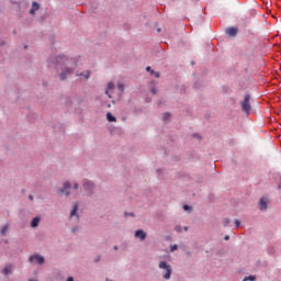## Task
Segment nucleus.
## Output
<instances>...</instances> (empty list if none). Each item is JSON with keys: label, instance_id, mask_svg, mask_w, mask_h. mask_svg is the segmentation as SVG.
Instances as JSON below:
<instances>
[{"label": "nucleus", "instance_id": "a211bd4d", "mask_svg": "<svg viewBox=\"0 0 281 281\" xmlns=\"http://www.w3.org/2000/svg\"><path fill=\"white\" fill-rule=\"evenodd\" d=\"M162 120L164 122H168V120H170V113H165Z\"/></svg>", "mask_w": 281, "mask_h": 281}, {"label": "nucleus", "instance_id": "dca6fc26", "mask_svg": "<svg viewBox=\"0 0 281 281\" xmlns=\"http://www.w3.org/2000/svg\"><path fill=\"white\" fill-rule=\"evenodd\" d=\"M8 225H4L2 228H1V231H0V234H1V236H5V234H8Z\"/></svg>", "mask_w": 281, "mask_h": 281}, {"label": "nucleus", "instance_id": "f257e3e1", "mask_svg": "<svg viewBox=\"0 0 281 281\" xmlns=\"http://www.w3.org/2000/svg\"><path fill=\"white\" fill-rule=\"evenodd\" d=\"M251 100V95L245 94L244 100L240 102L241 111L249 115L251 113V104L249 103Z\"/></svg>", "mask_w": 281, "mask_h": 281}, {"label": "nucleus", "instance_id": "2f4dec72", "mask_svg": "<svg viewBox=\"0 0 281 281\" xmlns=\"http://www.w3.org/2000/svg\"><path fill=\"white\" fill-rule=\"evenodd\" d=\"M67 281H74V277H69Z\"/></svg>", "mask_w": 281, "mask_h": 281}, {"label": "nucleus", "instance_id": "f3484780", "mask_svg": "<svg viewBox=\"0 0 281 281\" xmlns=\"http://www.w3.org/2000/svg\"><path fill=\"white\" fill-rule=\"evenodd\" d=\"M78 212V204H75L74 205V209H72V211H71V213H70V216H76V213Z\"/></svg>", "mask_w": 281, "mask_h": 281}, {"label": "nucleus", "instance_id": "9d476101", "mask_svg": "<svg viewBox=\"0 0 281 281\" xmlns=\"http://www.w3.org/2000/svg\"><path fill=\"white\" fill-rule=\"evenodd\" d=\"M41 7L37 2L32 3V9L30 10V14H36V10H38Z\"/></svg>", "mask_w": 281, "mask_h": 281}, {"label": "nucleus", "instance_id": "6e6552de", "mask_svg": "<svg viewBox=\"0 0 281 281\" xmlns=\"http://www.w3.org/2000/svg\"><path fill=\"white\" fill-rule=\"evenodd\" d=\"M135 238H139L140 240H146V233L143 229H138L135 232Z\"/></svg>", "mask_w": 281, "mask_h": 281}, {"label": "nucleus", "instance_id": "72a5a7b5", "mask_svg": "<svg viewBox=\"0 0 281 281\" xmlns=\"http://www.w3.org/2000/svg\"><path fill=\"white\" fill-rule=\"evenodd\" d=\"M95 262H100V257L95 259Z\"/></svg>", "mask_w": 281, "mask_h": 281}, {"label": "nucleus", "instance_id": "1a4fd4ad", "mask_svg": "<svg viewBox=\"0 0 281 281\" xmlns=\"http://www.w3.org/2000/svg\"><path fill=\"white\" fill-rule=\"evenodd\" d=\"M83 188H85V190H86L88 193L91 192V190H93V182L87 181V182L83 184Z\"/></svg>", "mask_w": 281, "mask_h": 281}, {"label": "nucleus", "instance_id": "c756f323", "mask_svg": "<svg viewBox=\"0 0 281 281\" xmlns=\"http://www.w3.org/2000/svg\"><path fill=\"white\" fill-rule=\"evenodd\" d=\"M74 189H75V190H78V183H75V184H74Z\"/></svg>", "mask_w": 281, "mask_h": 281}, {"label": "nucleus", "instance_id": "c85d7f7f", "mask_svg": "<svg viewBox=\"0 0 281 281\" xmlns=\"http://www.w3.org/2000/svg\"><path fill=\"white\" fill-rule=\"evenodd\" d=\"M151 93H154V95H155V93H157V89L153 88Z\"/></svg>", "mask_w": 281, "mask_h": 281}, {"label": "nucleus", "instance_id": "c9c22d12", "mask_svg": "<svg viewBox=\"0 0 281 281\" xmlns=\"http://www.w3.org/2000/svg\"><path fill=\"white\" fill-rule=\"evenodd\" d=\"M184 232H188V227H184Z\"/></svg>", "mask_w": 281, "mask_h": 281}, {"label": "nucleus", "instance_id": "4be33fe9", "mask_svg": "<svg viewBox=\"0 0 281 281\" xmlns=\"http://www.w3.org/2000/svg\"><path fill=\"white\" fill-rule=\"evenodd\" d=\"M151 75L155 76V78H159L160 74L159 72H155V70H151Z\"/></svg>", "mask_w": 281, "mask_h": 281}, {"label": "nucleus", "instance_id": "393cba45", "mask_svg": "<svg viewBox=\"0 0 281 281\" xmlns=\"http://www.w3.org/2000/svg\"><path fill=\"white\" fill-rule=\"evenodd\" d=\"M235 225H236V227H240V221L236 220Z\"/></svg>", "mask_w": 281, "mask_h": 281}, {"label": "nucleus", "instance_id": "b1692460", "mask_svg": "<svg viewBox=\"0 0 281 281\" xmlns=\"http://www.w3.org/2000/svg\"><path fill=\"white\" fill-rule=\"evenodd\" d=\"M227 225H229V220H224V227H227Z\"/></svg>", "mask_w": 281, "mask_h": 281}, {"label": "nucleus", "instance_id": "2eb2a0df", "mask_svg": "<svg viewBox=\"0 0 281 281\" xmlns=\"http://www.w3.org/2000/svg\"><path fill=\"white\" fill-rule=\"evenodd\" d=\"M106 120L108 122H117V119L113 116L110 112L106 113Z\"/></svg>", "mask_w": 281, "mask_h": 281}, {"label": "nucleus", "instance_id": "ddd939ff", "mask_svg": "<svg viewBox=\"0 0 281 281\" xmlns=\"http://www.w3.org/2000/svg\"><path fill=\"white\" fill-rule=\"evenodd\" d=\"M40 223H41V217H34L31 222V227H38Z\"/></svg>", "mask_w": 281, "mask_h": 281}, {"label": "nucleus", "instance_id": "e433bc0d", "mask_svg": "<svg viewBox=\"0 0 281 281\" xmlns=\"http://www.w3.org/2000/svg\"><path fill=\"white\" fill-rule=\"evenodd\" d=\"M130 216H133V213H131Z\"/></svg>", "mask_w": 281, "mask_h": 281}, {"label": "nucleus", "instance_id": "bb28decb", "mask_svg": "<svg viewBox=\"0 0 281 281\" xmlns=\"http://www.w3.org/2000/svg\"><path fill=\"white\" fill-rule=\"evenodd\" d=\"M177 249H178L177 245H175V246L171 247V251H175V250H177Z\"/></svg>", "mask_w": 281, "mask_h": 281}, {"label": "nucleus", "instance_id": "20e7f679", "mask_svg": "<svg viewBox=\"0 0 281 281\" xmlns=\"http://www.w3.org/2000/svg\"><path fill=\"white\" fill-rule=\"evenodd\" d=\"M29 260L32 265H43L45 262V258L40 255H33Z\"/></svg>", "mask_w": 281, "mask_h": 281}, {"label": "nucleus", "instance_id": "423d86ee", "mask_svg": "<svg viewBox=\"0 0 281 281\" xmlns=\"http://www.w3.org/2000/svg\"><path fill=\"white\" fill-rule=\"evenodd\" d=\"M227 36H231L232 38H234V36H236L238 34V29L232 26L225 30Z\"/></svg>", "mask_w": 281, "mask_h": 281}, {"label": "nucleus", "instance_id": "4c0bfd02", "mask_svg": "<svg viewBox=\"0 0 281 281\" xmlns=\"http://www.w3.org/2000/svg\"><path fill=\"white\" fill-rule=\"evenodd\" d=\"M30 281H38V280H30Z\"/></svg>", "mask_w": 281, "mask_h": 281}, {"label": "nucleus", "instance_id": "5701e85b", "mask_svg": "<svg viewBox=\"0 0 281 281\" xmlns=\"http://www.w3.org/2000/svg\"><path fill=\"white\" fill-rule=\"evenodd\" d=\"M183 210H184V212H188V210H190V205L184 204V205H183Z\"/></svg>", "mask_w": 281, "mask_h": 281}, {"label": "nucleus", "instance_id": "0eeeda50", "mask_svg": "<svg viewBox=\"0 0 281 281\" xmlns=\"http://www.w3.org/2000/svg\"><path fill=\"white\" fill-rule=\"evenodd\" d=\"M69 188H71V184L69 182H65L64 187L59 189V194H66V196H68L69 192H67V190H69Z\"/></svg>", "mask_w": 281, "mask_h": 281}, {"label": "nucleus", "instance_id": "9b49d317", "mask_svg": "<svg viewBox=\"0 0 281 281\" xmlns=\"http://www.w3.org/2000/svg\"><path fill=\"white\" fill-rule=\"evenodd\" d=\"M259 209L260 210H267V200L265 198H261L259 201Z\"/></svg>", "mask_w": 281, "mask_h": 281}, {"label": "nucleus", "instance_id": "f8f14e48", "mask_svg": "<svg viewBox=\"0 0 281 281\" xmlns=\"http://www.w3.org/2000/svg\"><path fill=\"white\" fill-rule=\"evenodd\" d=\"M113 89H115V83L109 82L108 90H105V93H106V95H109V98H111V94H109V91H113Z\"/></svg>", "mask_w": 281, "mask_h": 281}, {"label": "nucleus", "instance_id": "f03ea898", "mask_svg": "<svg viewBox=\"0 0 281 281\" xmlns=\"http://www.w3.org/2000/svg\"><path fill=\"white\" fill-rule=\"evenodd\" d=\"M158 267L165 271L164 279L170 280V277L172 276V266L168 265L166 261H160Z\"/></svg>", "mask_w": 281, "mask_h": 281}, {"label": "nucleus", "instance_id": "4468645a", "mask_svg": "<svg viewBox=\"0 0 281 281\" xmlns=\"http://www.w3.org/2000/svg\"><path fill=\"white\" fill-rule=\"evenodd\" d=\"M2 273H3L4 276H10V273H12V265L5 267V268L3 269V271H2Z\"/></svg>", "mask_w": 281, "mask_h": 281}, {"label": "nucleus", "instance_id": "7ed1b4c3", "mask_svg": "<svg viewBox=\"0 0 281 281\" xmlns=\"http://www.w3.org/2000/svg\"><path fill=\"white\" fill-rule=\"evenodd\" d=\"M48 65L49 67H53V65H55V67L57 65H69V59H67L65 56L53 57L49 59Z\"/></svg>", "mask_w": 281, "mask_h": 281}, {"label": "nucleus", "instance_id": "6ab92c4d", "mask_svg": "<svg viewBox=\"0 0 281 281\" xmlns=\"http://www.w3.org/2000/svg\"><path fill=\"white\" fill-rule=\"evenodd\" d=\"M117 89L124 91V83H117Z\"/></svg>", "mask_w": 281, "mask_h": 281}, {"label": "nucleus", "instance_id": "a878e982", "mask_svg": "<svg viewBox=\"0 0 281 281\" xmlns=\"http://www.w3.org/2000/svg\"><path fill=\"white\" fill-rule=\"evenodd\" d=\"M146 71H150V74H153V70H151L150 66L146 67Z\"/></svg>", "mask_w": 281, "mask_h": 281}, {"label": "nucleus", "instance_id": "7c9ffc66", "mask_svg": "<svg viewBox=\"0 0 281 281\" xmlns=\"http://www.w3.org/2000/svg\"><path fill=\"white\" fill-rule=\"evenodd\" d=\"M224 240H229V235H226V236L224 237Z\"/></svg>", "mask_w": 281, "mask_h": 281}, {"label": "nucleus", "instance_id": "473e14b6", "mask_svg": "<svg viewBox=\"0 0 281 281\" xmlns=\"http://www.w3.org/2000/svg\"><path fill=\"white\" fill-rule=\"evenodd\" d=\"M29 199H30L31 201H33V200H34V196L30 195Z\"/></svg>", "mask_w": 281, "mask_h": 281}, {"label": "nucleus", "instance_id": "aec40b11", "mask_svg": "<svg viewBox=\"0 0 281 281\" xmlns=\"http://www.w3.org/2000/svg\"><path fill=\"white\" fill-rule=\"evenodd\" d=\"M247 280L254 281V280H256V277L250 276V277H247V278L244 279V281H247Z\"/></svg>", "mask_w": 281, "mask_h": 281}, {"label": "nucleus", "instance_id": "f704fd0d", "mask_svg": "<svg viewBox=\"0 0 281 281\" xmlns=\"http://www.w3.org/2000/svg\"><path fill=\"white\" fill-rule=\"evenodd\" d=\"M114 250L117 251V246H114Z\"/></svg>", "mask_w": 281, "mask_h": 281}, {"label": "nucleus", "instance_id": "cd10ccee", "mask_svg": "<svg viewBox=\"0 0 281 281\" xmlns=\"http://www.w3.org/2000/svg\"><path fill=\"white\" fill-rule=\"evenodd\" d=\"M176 232H181V226H176Z\"/></svg>", "mask_w": 281, "mask_h": 281}, {"label": "nucleus", "instance_id": "39448f33", "mask_svg": "<svg viewBox=\"0 0 281 281\" xmlns=\"http://www.w3.org/2000/svg\"><path fill=\"white\" fill-rule=\"evenodd\" d=\"M67 74H74V68H65L59 75L60 80H67Z\"/></svg>", "mask_w": 281, "mask_h": 281}, {"label": "nucleus", "instance_id": "412c9836", "mask_svg": "<svg viewBox=\"0 0 281 281\" xmlns=\"http://www.w3.org/2000/svg\"><path fill=\"white\" fill-rule=\"evenodd\" d=\"M83 76H85L86 80H89L91 72L87 71Z\"/></svg>", "mask_w": 281, "mask_h": 281}]
</instances>
